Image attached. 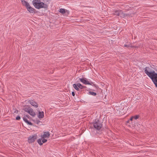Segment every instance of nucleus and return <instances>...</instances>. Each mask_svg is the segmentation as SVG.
<instances>
[{
	"instance_id": "b1692460",
	"label": "nucleus",
	"mask_w": 157,
	"mask_h": 157,
	"mask_svg": "<svg viewBox=\"0 0 157 157\" xmlns=\"http://www.w3.org/2000/svg\"><path fill=\"white\" fill-rule=\"evenodd\" d=\"M20 118H21L19 116H17L16 117V119L17 120H20Z\"/></svg>"
},
{
	"instance_id": "4468645a",
	"label": "nucleus",
	"mask_w": 157,
	"mask_h": 157,
	"mask_svg": "<svg viewBox=\"0 0 157 157\" xmlns=\"http://www.w3.org/2000/svg\"><path fill=\"white\" fill-rule=\"evenodd\" d=\"M40 2V0H33V3L34 6H35V5H37V3Z\"/></svg>"
},
{
	"instance_id": "39448f33",
	"label": "nucleus",
	"mask_w": 157,
	"mask_h": 157,
	"mask_svg": "<svg viewBox=\"0 0 157 157\" xmlns=\"http://www.w3.org/2000/svg\"><path fill=\"white\" fill-rule=\"evenodd\" d=\"M79 79L81 82L85 84L90 85L92 86L95 85L93 82L86 80V78H79Z\"/></svg>"
},
{
	"instance_id": "1a4fd4ad",
	"label": "nucleus",
	"mask_w": 157,
	"mask_h": 157,
	"mask_svg": "<svg viewBox=\"0 0 157 157\" xmlns=\"http://www.w3.org/2000/svg\"><path fill=\"white\" fill-rule=\"evenodd\" d=\"M122 13V10H115L114 13H113V15H116L117 16H120L121 17V13Z\"/></svg>"
},
{
	"instance_id": "6ab92c4d",
	"label": "nucleus",
	"mask_w": 157,
	"mask_h": 157,
	"mask_svg": "<svg viewBox=\"0 0 157 157\" xmlns=\"http://www.w3.org/2000/svg\"><path fill=\"white\" fill-rule=\"evenodd\" d=\"M69 13V11L68 10H66V11L65 12V13L63 14V15L64 16H68V15Z\"/></svg>"
},
{
	"instance_id": "f257e3e1",
	"label": "nucleus",
	"mask_w": 157,
	"mask_h": 157,
	"mask_svg": "<svg viewBox=\"0 0 157 157\" xmlns=\"http://www.w3.org/2000/svg\"><path fill=\"white\" fill-rule=\"evenodd\" d=\"M149 67H146L144 69V72L151 79L155 86L157 87V73L154 71L149 72Z\"/></svg>"
},
{
	"instance_id": "c85d7f7f",
	"label": "nucleus",
	"mask_w": 157,
	"mask_h": 157,
	"mask_svg": "<svg viewBox=\"0 0 157 157\" xmlns=\"http://www.w3.org/2000/svg\"><path fill=\"white\" fill-rule=\"evenodd\" d=\"M124 46L125 47H128L130 46L129 45H128L127 44H125L124 45Z\"/></svg>"
},
{
	"instance_id": "20e7f679",
	"label": "nucleus",
	"mask_w": 157,
	"mask_h": 157,
	"mask_svg": "<svg viewBox=\"0 0 157 157\" xmlns=\"http://www.w3.org/2000/svg\"><path fill=\"white\" fill-rule=\"evenodd\" d=\"M48 5L47 4H45L43 2H40L37 5H35V7L38 9H39L41 8H44V9H47L48 8Z\"/></svg>"
},
{
	"instance_id": "2eb2a0df",
	"label": "nucleus",
	"mask_w": 157,
	"mask_h": 157,
	"mask_svg": "<svg viewBox=\"0 0 157 157\" xmlns=\"http://www.w3.org/2000/svg\"><path fill=\"white\" fill-rule=\"evenodd\" d=\"M77 86L78 87L79 89H82L84 88H86V87L85 86H82L80 83H78L77 84Z\"/></svg>"
},
{
	"instance_id": "f03ea898",
	"label": "nucleus",
	"mask_w": 157,
	"mask_h": 157,
	"mask_svg": "<svg viewBox=\"0 0 157 157\" xmlns=\"http://www.w3.org/2000/svg\"><path fill=\"white\" fill-rule=\"evenodd\" d=\"M94 128L97 130H99L102 127V125L98 119H95L92 123Z\"/></svg>"
},
{
	"instance_id": "423d86ee",
	"label": "nucleus",
	"mask_w": 157,
	"mask_h": 157,
	"mask_svg": "<svg viewBox=\"0 0 157 157\" xmlns=\"http://www.w3.org/2000/svg\"><path fill=\"white\" fill-rule=\"evenodd\" d=\"M37 138V135L35 134L32 136H30L28 138V141L29 144L34 142L35 140Z\"/></svg>"
},
{
	"instance_id": "2f4dec72",
	"label": "nucleus",
	"mask_w": 157,
	"mask_h": 157,
	"mask_svg": "<svg viewBox=\"0 0 157 157\" xmlns=\"http://www.w3.org/2000/svg\"><path fill=\"white\" fill-rule=\"evenodd\" d=\"M27 117H29V115H27L26 116Z\"/></svg>"
},
{
	"instance_id": "7c9ffc66",
	"label": "nucleus",
	"mask_w": 157,
	"mask_h": 157,
	"mask_svg": "<svg viewBox=\"0 0 157 157\" xmlns=\"http://www.w3.org/2000/svg\"><path fill=\"white\" fill-rule=\"evenodd\" d=\"M18 110H16V111H15L14 112V113H17V112H18Z\"/></svg>"
},
{
	"instance_id": "f3484780",
	"label": "nucleus",
	"mask_w": 157,
	"mask_h": 157,
	"mask_svg": "<svg viewBox=\"0 0 157 157\" xmlns=\"http://www.w3.org/2000/svg\"><path fill=\"white\" fill-rule=\"evenodd\" d=\"M66 11V10H65L64 9L61 8L59 10V12L63 15V14L65 13Z\"/></svg>"
},
{
	"instance_id": "a878e982",
	"label": "nucleus",
	"mask_w": 157,
	"mask_h": 157,
	"mask_svg": "<svg viewBox=\"0 0 157 157\" xmlns=\"http://www.w3.org/2000/svg\"><path fill=\"white\" fill-rule=\"evenodd\" d=\"M36 123L37 124H39L40 122V121L39 120H37L36 121Z\"/></svg>"
},
{
	"instance_id": "f8f14e48",
	"label": "nucleus",
	"mask_w": 157,
	"mask_h": 157,
	"mask_svg": "<svg viewBox=\"0 0 157 157\" xmlns=\"http://www.w3.org/2000/svg\"><path fill=\"white\" fill-rule=\"evenodd\" d=\"M21 2L22 5L24 6H25L26 7V8H27V7H28L29 6H30L29 3L25 0L22 1Z\"/></svg>"
},
{
	"instance_id": "0eeeda50",
	"label": "nucleus",
	"mask_w": 157,
	"mask_h": 157,
	"mask_svg": "<svg viewBox=\"0 0 157 157\" xmlns=\"http://www.w3.org/2000/svg\"><path fill=\"white\" fill-rule=\"evenodd\" d=\"M29 102L30 103L32 106H34L36 108H37L38 107V104L37 103L33 100H29Z\"/></svg>"
},
{
	"instance_id": "9d476101",
	"label": "nucleus",
	"mask_w": 157,
	"mask_h": 157,
	"mask_svg": "<svg viewBox=\"0 0 157 157\" xmlns=\"http://www.w3.org/2000/svg\"><path fill=\"white\" fill-rule=\"evenodd\" d=\"M44 134L41 135V138L48 137H49L50 134L49 132H44Z\"/></svg>"
},
{
	"instance_id": "aec40b11",
	"label": "nucleus",
	"mask_w": 157,
	"mask_h": 157,
	"mask_svg": "<svg viewBox=\"0 0 157 157\" xmlns=\"http://www.w3.org/2000/svg\"><path fill=\"white\" fill-rule=\"evenodd\" d=\"M37 142L39 144L41 145L43 144V143L41 142V139H39L37 140Z\"/></svg>"
},
{
	"instance_id": "5701e85b",
	"label": "nucleus",
	"mask_w": 157,
	"mask_h": 157,
	"mask_svg": "<svg viewBox=\"0 0 157 157\" xmlns=\"http://www.w3.org/2000/svg\"><path fill=\"white\" fill-rule=\"evenodd\" d=\"M42 139H43L42 140V142L43 143H45L47 141V140L45 139L44 138H42Z\"/></svg>"
},
{
	"instance_id": "ddd939ff",
	"label": "nucleus",
	"mask_w": 157,
	"mask_h": 157,
	"mask_svg": "<svg viewBox=\"0 0 157 157\" xmlns=\"http://www.w3.org/2000/svg\"><path fill=\"white\" fill-rule=\"evenodd\" d=\"M44 113L43 112L39 111L38 113V117L39 118H42L44 117Z\"/></svg>"
},
{
	"instance_id": "4be33fe9",
	"label": "nucleus",
	"mask_w": 157,
	"mask_h": 157,
	"mask_svg": "<svg viewBox=\"0 0 157 157\" xmlns=\"http://www.w3.org/2000/svg\"><path fill=\"white\" fill-rule=\"evenodd\" d=\"M23 119L24 121L27 123L29 121L27 120V119L26 117H24Z\"/></svg>"
},
{
	"instance_id": "6e6552de",
	"label": "nucleus",
	"mask_w": 157,
	"mask_h": 157,
	"mask_svg": "<svg viewBox=\"0 0 157 157\" xmlns=\"http://www.w3.org/2000/svg\"><path fill=\"white\" fill-rule=\"evenodd\" d=\"M134 14V13H133L126 14L123 13V12L122 11V13H121V17L123 18H124L126 16H132V15Z\"/></svg>"
},
{
	"instance_id": "bb28decb",
	"label": "nucleus",
	"mask_w": 157,
	"mask_h": 157,
	"mask_svg": "<svg viewBox=\"0 0 157 157\" xmlns=\"http://www.w3.org/2000/svg\"><path fill=\"white\" fill-rule=\"evenodd\" d=\"M72 94L73 96H75V92H72Z\"/></svg>"
},
{
	"instance_id": "412c9836",
	"label": "nucleus",
	"mask_w": 157,
	"mask_h": 157,
	"mask_svg": "<svg viewBox=\"0 0 157 157\" xmlns=\"http://www.w3.org/2000/svg\"><path fill=\"white\" fill-rule=\"evenodd\" d=\"M132 117L133 118V119H135L136 120L139 118L140 116L138 115H136V116H132Z\"/></svg>"
},
{
	"instance_id": "a211bd4d",
	"label": "nucleus",
	"mask_w": 157,
	"mask_h": 157,
	"mask_svg": "<svg viewBox=\"0 0 157 157\" xmlns=\"http://www.w3.org/2000/svg\"><path fill=\"white\" fill-rule=\"evenodd\" d=\"M89 94L93 95L94 96H95L97 94L96 93L93 92H91V91H89Z\"/></svg>"
},
{
	"instance_id": "dca6fc26",
	"label": "nucleus",
	"mask_w": 157,
	"mask_h": 157,
	"mask_svg": "<svg viewBox=\"0 0 157 157\" xmlns=\"http://www.w3.org/2000/svg\"><path fill=\"white\" fill-rule=\"evenodd\" d=\"M73 86L74 89H75L76 90L79 91H81L77 86V84H73Z\"/></svg>"
},
{
	"instance_id": "7ed1b4c3",
	"label": "nucleus",
	"mask_w": 157,
	"mask_h": 157,
	"mask_svg": "<svg viewBox=\"0 0 157 157\" xmlns=\"http://www.w3.org/2000/svg\"><path fill=\"white\" fill-rule=\"evenodd\" d=\"M24 110L28 113L31 116L34 117L36 115V113L34 111L33 109L30 107H25L24 109Z\"/></svg>"
},
{
	"instance_id": "393cba45",
	"label": "nucleus",
	"mask_w": 157,
	"mask_h": 157,
	"mask_svg": "<svg viewBox=\"0 0 157 157\" xmlns=\"http://www.w3.org/2000/svg\"><path fill=\"white\" fill-rule=\"evenodd\" d=\"M27 124L29 125H33V124L31 122H30L29 121V122H28V123Z\"/></svg>"
},
{
	"instance_id": "c756f323",
	"label": "nucleus",
	"mask_w": 157,
	"mask_h": 157,
	"mask_svg": "<svg viewBox=\"0 0 157 157\" xmlns=\"http://www.w3.org/2000/svg\"><path fill=\"white\" fill-rule=\"evenodd\" d=\"M130 47H132V48H135V47H136L134 46H130Z\"/></svg>"
},
{
	"instance_id": "9b49d317",
	"label": "nucleus",
	"mask_w": 157,
	"mask_h": 157,
	"mask_svg": "<svg viewBox=\"0 0 157 157\" xmlns=\"http://www.w3.org/2000/svg\"><path fill=\"white\" fill-rule=\"evenodd\" d=\"M27 9L30 13H34L35 10L32 8L30 6L27 7Z\"/></svg>"
},
{
	"instance_id": "cd10ccee",
	"label": "nucleus",
	"mask_w": 157,
	"mask_h": 157,
	"mask_svg": "<svg viewBox=\"0 0 157 157\" xmlns=\"http://www.w3.org/2000/svg\"><path fill=\"white\" fill-rule=\"evenodd\" d=\"M133 119V117H131V118L130 119L129 121H132Z\"/></svg>"
}]
</instances>
